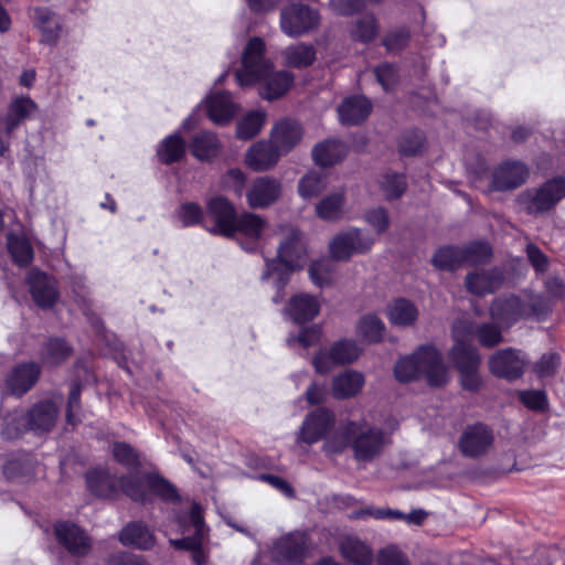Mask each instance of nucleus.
<instances>
[{"instance_id":"1","label":"nucleus","mask_w":565,"mask_h":565,"mask_svg":"<svg viewBox=\"0 0 565 565\" xmlns=\"http://www.w3.org/2000/svg\"><path fill=\"white\" fill-rule=\"evenodd\" d=\"M390 444L388 434L381 427L365 420H348L324 440L322 448L328 455L342 454L350 448L356 462L370 463L380 458Z\"/></svg>"},{"instance_id":"2","label":"nucleus","mask_w":565,"mask_h":565,"mask_svg":"<svg viewBox=\"0 0 565 565\" xmlns=\"http://www.w3.org/2000/svg\"><path fill=\"white\" fill-rule=\"evenodd\" d=\"M394 375L401 383L424 377L430 386H443L449 381L440 353L430 345H422L414 353L398 359Z\"/></svg>"},{"instance_id":"3","label":"nucleus","mask_w":565,"mask_h":565,"mask_svg":"<svg viewBox=\"0 0 565 565\" xmlns=\"http://www.w3.org/2000/svg\"><path fill=\"white\" fill-rule=\"evenodd\" d=\"M469 330V326L466 322H459L452 328L455 344L450 350V359L460 372L462 387L475 392L481 386V380L478 374L481 360L478 350L473 345L465 343L463 338Z\"/></svg>"},{"instance_id":"4","label":"nucleus","mask_w":565,"mask_h":565,"mask_svg":"<svg viewBox=\"0 0 565 565\" xmlns=\"http://www.w3.org/2000/svg\"><path fill=\"white\" fill-rule=\"evenodd\" d=\"M563 198H565V178L556 177L547 180L540 188L521 192L518 202L527 214L541 215L554 209Z\"/></svg>"},{"instance_id":"5","label":"nucleus","mask_w":565,"mask_h":565,"mask_svg":"<svg viewBox=\"0 0 565 565\" xmlns=\"http://www.w3.org/2000/svg\"><path fill=\"white\" fill-rule=\"evenodd\" d=\"M265 42L263 39L252 38L243 51L242 67L236 72V79L241 86H249L260 82L273 70V63L265 57Z\"/></svg>"},{"instance_id":"6","label":"nucleus","mask_w":565,"mask_h":565,"mask_svg":"<svg viewBox=\"0 0 565 565\" xmlns=\"http://www.w3.org/2000/svg\"><path fill=\"white\" fill-rule=\"evenodd\" d=\"M180 526L185 534L192 527L194 534L184 536L180 540H170V544L178 550H186L192 552V559L196 565H203L206 559L203 545L206 539V529L202 516L201 507L193 503L189 515L180 520Z\"/></svg>"},{"instance_id":"7","label":"nucleus","mask_w":565,"mask_h":565,"mask_svg":"<svg viewBox=\"0 0 565 565\" xmlns=\"http://www.w3.org/2000/svg\"><path fill=\"white\" fill-rule=\"evenodd\" d=\"M375 238L359 227H350L338 233L329 243V250L334 260L348 262L354 255L369 253Z\"/></svg>"},{"instance_id":"8","label":"nucleus","mask_w":565,"mask_h":565,"mask_svg":"<svg viewBox=\"0 0 565 565\" xmlns=\"http://www.w3.org/2000/svg\"><path fill=\"white\" fill-rule=\"evenodd\" d=\"M284 238L278 246L277 260H267L265 277L273 271L280 269L282 273H290L300 266L305 254L301 233L298 228L288 226L284 230Z\"/></svg>"},{"instance_id":"9","label":"nucleus","mask_w":565,"mask_h":565,"mask_svg":"<svg viewBox=\"0 0 565 565\" xmlns=\"http://www.w3.org/2000/svg\"><path fill=\"white\" fill-rule=\"evenodd\" d=\"M319 23V12L301 2H291L280 11V29L290 38L308 34L316 30Z\"/></svg>"},{"instance_id":"10","label":"nucleus","mask_w":565,"mask_h":565,"mask_svg":"<svg viewBox=\"0 0 565 565\" xmlns=\"http://www.w3.org/2000/svg\"><path fill=\"white\" fill-rule=\"evenodd\" d=\"M266 228L267 221L264 217L244 212L237 214L233 231L226 237L235 239L243 249L252 253L259 248Z\"/></svg>"},{"instance_id":"11","label":"nucleus","mask_w":565,"mask_h":565,"mask_svg":"<svg viewBox=\"0 0 565 565\" xmlns=\"http://www.w3.org/2000/svg\"><path fill=\"white\" fill-rule=\"evenodd\" d=\"M60 404L46 398L33 404L21 417V425L25 431L35 435L50 433L56 425L60 417Z\"/></svg>"},{"instance_id":"12","label":"nucleus","mask_w":565,"mask_h":565,"mask_svg":"<svg viewBox=\"0 0 565 565\" xmlns=\"http://www.w3.org/2000/svg\"><path fill=\"white\" fill-rule=\"evenodd\" d=\"M494 444L493 430L482 424L477 423L465 428L458 439V449L462 456L471 459H478L486 456Z\"/></svg>"},{"instance_id":"13","label":"nucleus","mask_w":565,"mask_h":565,"mask_svg":"<svg viewBox=\"0 0 565 565\" xmlns=\"http://www.w3.org/2000/svg\"><path fill=\"white\" fill-rule=\"evenodd\" d=\"M361 348L353 340L343 339L337 341L329 351H319L312 364L316 372L327 374L331 371L333 364H350L353 363L361 354Z\"/></svg>"},{"instance_id":"14","label":"nucleus","mask_w":565,"mask_h":565,"mask_svg":"<svg viewBox=\"0 0 565 565\" xmlns=\"http://www.w3.org/2000/svg\"><path fill=\"white\" fill-rule=\"evenodd\" d=\"M54 536L58 545L72 556L83 557L90 552V537L75 523L68 521L55 523Z\"/></svg>"},{"instance_id":"15","label":"nucleus","mask_w":565,"mask_h":565,"mask_svg":"<svg viewBox=\"0 0 565 565\" xmlns=\"http://www.w3.org/2000/svg\"><path fill=\"white\" fill-rule=\"evenodd\" d=\"M527 362L524 353L509 348L499 350L490 356L489 369L498 377L514 381L523 375Z\"/></svg>"},{"instance_id":"16","label":"nucleus","mask_w":565,"mask_h":565,"mask_svg":"<svg viewBox=\"0 0 565 565\" xmlns=\"http://www.w3.org/2000/svg\"><path fill=\"white\" fill-rule=\"evenodd\" d=\"M535 313V308L516 296H502L494 299L490 315L492 319L510 327L522 318L530 317Z\"/></svg>"},{"instance_id":"17","label":"nucleus","mask_w":565,"mask_h":565,"mask_svg":"<svg viewBox=\"0 0 565 565\" xmlns=\"http://www.w3.org/2000/svg\"><path fill=\"white\" fill-rule=\"evenodd\" d=\"M282 184L271 177L256 178L246 191L247 204L250 209H266L275 204L281 196Z\"/></svg>"},{"instance_id":"18","label":"nucleus","mask_w":565,"mask_h":565,"mask_svg":"<svg viewBox=\"0 0 565 565\" xmlns=\"http://www.w3.org/2000/svg\"><path fill=\"white\" fill-rule=\"evenodd\" d=\"M530 175L529 168L520 161H505L497 166L491 173V189L512 191L524 184Z\"/></svg>"},{"instance_id":"19","label":"nucleus","mask_w":565,"mask_h":565,"mask_svg":"<svg viewBox=\"0 0 565 565\" xmlns=\"http://www.w3.org/2000/svg\"><path fill=\"white\" fill-rule=\"evenodd\" d=\"M334 424L333 413L324 407L317 408L308 414L299 429L296 441L312 445L332 428Z\"/></svg>"},{"instance_id":"20","label":"nucleus","mask_w":565,"mask_h":565,"mask_svg":"<svg viewBox=\"0 0 565 565\" xmlns=\"http://www.w3.org/2000/svg\"><path fill=\"white\" fill-rule=\"evenodd\" d=\"M237 213L234 205L224 196H214L206 203V218L213 221L207 230L213 234L227 236L233 231Z\"/></svg>"},{"instance_id":"21","label":"nucleus","mask_w":565,"mask_h":565,"mask_svg":"<svg viewBox=\"0 0 565 565\" xmlns=\"http://www.w3.org/2000/svg\"><path fill=\"white\" fill-rule=\"evenodd\" d=\"M307 537L295 532L278 539L271 548L273 558L280 563H299L305 557Z\"/></svg>"},{"instance_id":"22","label":"nucleus","mask_w":565,"mask_h":565,"mask_svg":"<svg viewBox=\"0 0 565 565\" xmlns=\"http://www.w3.org/2000/svg\"><path fill=\"white\" fill-rule=\"evenodd\" d=\"M28 285L38 306L51 308L58 298L56 280L46 274L32 269L28 275Z\"/></svg>"},{"instance_id":"23","label":"nucleus","mask_w":565,"mask_h":565,"mask_svg":"<svg viewBox=\"0 0 565 565\" xmlns=\"http://www.w3.org/2000/svg\"><path fill=\"white\" fill-rule=\"evenodd\" d=\"M40 373L41 369L34 362L19 364L8 375L6 385L12 394L22 396L38 382Z\"/></svg>"},{"instance_id":"24","label":"nucleus","mask_w":565,"mask_h":565,"mask_svg":"<svg viewBox=\"0 0 565 565\" xmlns=\"http://www.w3.org/2000/svg\"><path fill=\"white\" fill-rule=\"evenodd\" d=\"M365 385V376L355 370H345L333 377L332 396L337 399H348L359 395Z\"/></svg>"},{"instance_id":"25","label":"nucleus","mask_w":565,"mask_h":565,"mask_svg":"<svg viewBox=\"0 0 565 565\" xmlns=\"http://www.w3.org/2000/svg\"><path fill=\"white\" fill-rule=\"evenodd\" d=\"M502 282L503 274L498 268L476 270L466 277L468 291L477 296L494 292L501 287Z\"/></svg>"},{"instance_id":"26","label":"nucleus","mask_w":565,"mask_h":565,"mask_svg":"<svg viewBox=\"0 0 565 565\" xmlns=\"http://www.w3.org/2000/svg\"><path fill=\"white\" fill-rule=\"evenodd\" d=\"M279 156L280 152L273 141H259L248 149L245 162L254 171H266L277 163Z\"/></svg>"},{"instance_id":"27","label":"nucleus","mask_w":565,"mask_h":565,"mask_svg":"<svg viewBox=\"0 0 565 565\" xmlns=\"http://www.w3.org/2000/svg\"><path fill=\"white\" fill-rule=\"evenodd\" d=\"M371 109L372 105L369 99L363 96H351L339 105L338 114L343 125L354 126L364 121Z\"/></svg>"},{"instance_id":"28","label":"nucleus","mask_w":565,"mask_h":565,"mask_svg":"<svg viewBox=\"0 0 565 565\" xmlns=\"http://www.w3.org/2000/svg\"><path fill=\"white\" fill-rule=\"evenodd\" d=\"M341 555L354 565H371L373 552L371 547L354 535H343L338 542Z\"/></svg>"},{"instance_id":"29","label":"nucleus","mask_w":565,"mask_h":565,"mask_svg":"<svg viewBox=\"0 0 565 565\" xmlns=\"http://www.w3.org/2000/svg\"><path fill=\"white\" fill-rule=\"evenodd\" d=\"M320 311L318 299L308 294H299L294 296L287 307L286 312L296 323H305L312 320Z\"/></svg>"},{"instance_id":"30","label":"nucleus","mask_w":565,"mask_h":565,"mask_svg":"<svg viewBox=\"0 0 565 565\" xmlns=\"http://www.w3.org/2000/svg\"><path fill=\"white\" fill-rule=\"evenodd\" d=\"M459 322H466L469 326L470 330L463 338L467 345H472L471 340L473 337H477L479 343L486 348H493L503 341L500 328L493 323L475 324L468 319H457L452 328Z\"/></svg>"},{"instance_id":"31","label":"nucleus","mask_w":565,"mask_h":565,"mask_svg":"<svg viewBox=\"0 0 565 565\" xmlns=\"http://www.w3.org/2000/svg\"><path fill=\"white\" fill-rule=\"evenodd\" d=\"M302 138V130L297 121L285 119L279 121L271 131V141L280 152L290 151Z\"/></svg>"},{"instance_id":"32","label":"nucleus","mask_w":565,"mask_h":565,"mask_svg":"<svg viewBox=\"0 0 565 565\" xmlns=\"http://www.w3.org/2000/svg\"><path fill=\"white\" fill-rule=\"evenodd\" d=\"M119 541L125 546L149 550L154 545V535L149 527L139 521L128 523L119 534Z\"/></svg>"},{"instance_id":"33","label":"nucleus","mask_w":565,"mask_h":565,"mask_svg":"<svg viewBox=\"0 0 565 565\" xmlns=\"http://www.w3.org/2000/svg\"><path fill=\"white\" fill-rule=\"evenodd\" d=\"M118 481L104 469H94L86 475L88 490L100 498H115L119 492Z\"/></svg>"},{"instance_id":"34","label":"nucleus","mask_w":565,"mask_h":565,"mask_svg":"<svg viewBox=\"0 0 565 565\" xmlns=\"http://www.w3.org/2000/svg\"><path fill=\"white\" fill-rule=\"evenodd\" d=\"M292 81L294 77L289 72L280 71L273 73L271 70L268 72V75L259 82L263 83L260 96L267 100L277 99L289 89Z\"/></svg>"},{"instance_id":"35","label":"nucleus","mask_w":565,"mask_h":565,"mask_svg":"<svg viewBox=\"0 0 565 565\" xmlns=\"http://www.w3.org/2000/svg\"><path fill=\"white\" fill-rule=\"evenodd\" d=\"M347 156L345 146L335 139H328L315 146L312 158L318 166L329 167L340 162Z\"/></svg>"},{"instance_id":"36","label":"nucleus","mask_w":565,"mask_h":565,"mask_svg":"<svg viewBox=\"0 0 565 565\" xmlns=\"http://www.w3.org/2000/svg\"><path fill=\"white\" fill-rule=\"evenodd\" d=\"M386 315L394 326L409 327L418 318V309L407 299L399 298L387 306Z\"/></svg>"},{"instance_id":"37","label":"nucleus","mask_w":565,"mask_h":565,"mask_svg":"<svg viewBox=\"0 0 565 565\" xmlns=\"http://www.w3.org/2000/svg\"><path fill=\"white\" fill-rule=\"evenodd\" d=\"M236 107L228 93L212 95L207 102V114L215 124L228 122L235 115Z\"/></svg>"},{"instance_id":"38","label":"nucleus","mask_w":565,"mask_h":565,"mask_svg":"<svg viewBox=\"0 0 565 565\" xmlns=\"http://www.w3.org/2000/svg\"><path fill=\"white\" fill-rule=\"evenodd\" d=\"M281 56L286 65L295 68H303L315 62L316 50L310 44L297 43L286 47Z\"/></svg>"},{"instance_id":"39","label":"nucleus","mask_w":565,"mask_h":565,"mask_svg":"<svg viewBox=\"0 0 565 565\" xmlns=\"http://www.w3.org/2000/svg\"><path fill=\"white\" fill-rule=\"evenodd\" d=\"M344 193L342 191L326 195L316 204V214L323 221H338L343 214Z\"/></svg>"},{"instance_id":"40","label":"nucleus","mask_w":565,"mask_h":565,"mask_svg":"<svg viewBox=\"0 0 565 565\" xmlns=\"http://www.w3.org/2000/svg\"><path fill=\"white\" fill-rule=\"evenodd\" d=\"M190 147L194 157L205 160L217 154L220 141L215 134L202 131L193 138Z\"/></svg>"},{"instance_id":"41","label":"nucleus","mask_w":565,"mask_h":565,"mask_svg":"<svg viewBox=\"0 0 565 565\" xmlns=\"http://www.w3.org/2000/svg\"><path fill=\"white\" fill-rule=\"evenodd\" d=\"M36 25L42 32L41 42L45 44H54L61 32V24L58 19L45 9H38L35 11Z\"/></svg>"},{"instance_id":"42","label":"nucleus","mask_w":565,"mask_h":565,"mask_svg":"<svg viewBox=\"0 0 565 565\" xmlns=\"http://www.w3.org/2000/svg\"><path fill=\"white\" fill-rule=\"evenodd\" d=\"M71 347L62 339H50L41 351V359L44 364L57 365L70 358Z\"/></svg>"},{"instance_id":"43","label":"nucleus","mask_w":565,"mask_h":565,"mask_svg":"<svg viewBox=\"0 0 565 565\" xmlns=\"http://www.w3.org/2000/svg\"><path fill=\"white\" fill-rule=\"evenodd\" d=\"M356 331L365 341L375 343L382 340L385 326L376 315L369 313L359 320Z\"/></svg>"},{"instance_id":"44","label":"nucleus","mask_w":565,"mask_h":565,"mask_svg":"<svg viewBox=\"0 0 565 565\" xmlns=\"http://www.w3.org/2000/svg\"><path fill=\"white\" fill-rule=\"evenodd\" d=\"M118 486L122 492L136 502L146 503L149 500L148 489L146 483V476L139 477L136 475H129L122 477L118 481Z\"/></svg>"},{"instance_id":"45","label":"nucleus","mask_w":565,"mask_h":565,"mask_svg":"<svg viewBox=\"0 0 565 565\" xmlns=\"http://www.w3.org/2000/svg\"><path fill=\"white\" fill-rule=\"evenodd\" d=\"M379 185L387 201L399 199L407 188L405 177L396 172L384 173L379 180Z\"/></svg>"},{"instance_id":"46","label":"nucleus","mask_w":565,"mask_h":565,"mask_svg":"<svg viewBox=\"0 0 565 565\" xmlns=\"http://www.w3.org/2000/svg\"><path fill=\"white\" fill-rule=\"evenodd\" d=\"M327 175L323 172L310 171L298 183V192L303 199H311L327 188Z\"/></svg>"},{"instance_id":"47","label":"nucleus","mask_w":565,"mask_h":565,"mask_svg":"<svg viewBox=\"0 0 565 565\" xmlns=\"http://www.w3.org/2000/svg\"><path fill=\"white\" fill-rule=\"evenodd\" d=\"M185 153V143L178 135H172L166 138L158 150V156L161 162L171 164L179 161Z\"/></svg>"},{"instance_id":"48","label":"nucleus","mask_w":565,"mask_h":565,"mask_svg":"<svg viewBox=\"0 0 565 565\" xmlns=\"http://www.w3.org/2000/svg\"><path fill=\"white\" fill-rule=\"evenodd\" d=\"M431 262L438 269L455 270L462 265L461 247H441L435 253Z\"/></svg>"},{"instance_id":"49","label":"nucleus","mask_w":565,"mask_h":565,"mask_svg":"<svg viewBox=\"0 0 565 565\" xmlns=\"http://www.w3.org/2000/svg\"><path fill=\"white\" fill-rule=\"evenodd\" d=\"M266 114L264 111H252L237 124L236 136L239 139L248 140L255 137L263 128Z\"/></svg>"},{"instance_id":"50","label":"nucleus","mask_w":565,"mask_h":565,"mask_svg":"<svg viewBox=\"0 0 565 565\" xmlns=\"http://www.w3.org/2000/svg\"><path fill=\"white\" fill-rule=\"evenodd\" d=\"M7 243L10 254L18 265L25 266L32 260L33 250L26 238L9 234Z\"/></svg>"},{"instance_id":"51","label":"nucleus","mask_w":565,"mask_h":565,"mask_svg":"<svg viewBox=\"0 0 565 565\" xmlns=\"http://www.w3.org/2000/svg\"><path fill=\"white\" fill-rule=\"evenodd\" d=\"M379 32L376 19L372 14H365L358 19L351 29L354 40L367 43L373 41Z\"/></svg>"},{"instance_id":"52","label":"nucleus","mask_w":565,"mask_h":565,"mask_svg":"<svg viewBox=\"0 0 565 565\" xmlns=\"http://www.w3.org/2000/svg\"><path fill=\"white\" fill-rule=\"evenodd\" d=\"M333 258H321L313 262L309 267V276L312 282L319 287L329 285L335 271Z\"/></svg>"},{"instance_id":"53","label":"nucleus","mask_w":565,"mask_h":565,"mask_svg":"<svg viewBox=\"0 0 565 565\" xmlns=\"http://www.w3.org/2000/svg\"><path fill=\"white\" fill-rule=\"evenodd\" d=\"M462 264L480 265L488 263L492 256V250L489 244L482 242L470 243L461 247Z\"/></svg>"},{"instance_id":"54","label":"nucleus","mask_w":565,"mask_h":565,"mask_svg":"<svg viewBox=\"0 0 565 565\" xmlns=\"http://www.w3.org/2000/svg\"><path fill=\"white\" fill-rule=\"evenodd\" d=\"M146 483L149 493L156 494L167 502H174L179 499L175 488L159 476L147 475Z\"/></svg>"},{"instance_id":"55","label":"nucleus","mask_w":565,"mask_h":565,"mask_svg":"<svg viewBox=\"0 0 565 565\" xmlns=\"http://www.w3.org/2000/svg\"><path fill=\"white\" fill-rule=\"evenodd\" d=\"M36 108V105L30 98H19L14 100L10 107L9 114L2 119H13L17 120V127L19 124L30 117Z\"/></svg>"},{"instance_id":"56","label":"nucleus","mask_w":565,"mask_h":565,"mask_svg":"<svg viewBox=\"0 0 565 565\" xmlns=\"http://www.w3.org/2000/svg\"><path fill=\"white\" fill-rule=\"evenodd\" d=\"M178 217L182 222L183 226H192L203 222L204 220L201 206L192 202L183 203L180 206Z\"/></svg>"},{"instance_id":"57","label":"nucleus","mask_w":565,"mask_h":565,"mask_svg":"<svg viewBox=\"0 0 565 565\" xmlns=\"http://www.w3.org/2000/svg\"><path fill=\"white\" fill-rule=\"evenodd\" d=\"M364 218L377 234L386 232L390 226L388 212L384 207H375L367 211Z\"/></svg>"},{"instance_id":"58","label":"nucleus","mask_w":565,"mask_h":565,"mask_svg":"<svg viewBox=\"0 0 565 565\" xmlns=\"http://www.w3.org/2000/svg\"><path fill=\"white\" fill-rule=\"evenodd\" d=\"M81 391L82 386L78 383H73L68 394L66 420L71 425H76L79 419L77 412L81 408Z\"/></svg>"},{"instance_id":"59","label":"nucleus","mask_w":565,"mask_h":565,"mask_svg":"<svg viewBox=\"0 0 565 565\" xmlns=\"http://www.w3.org/2000/svg\"><path fill=\"white\" fill-rule=\"evenodd\" d=\"M113 456L121 465L134 467L139 463L137 452L126 443H117L113 446Z\"/></svg>"},{"instance_id":"60","label":"nucleus","mask_w":565,"mask_h":565,"mask_svg":"<svg viewBox=\"0 0 565 565\" xmlns=\"http://www.w3.org/2000/svg\"><path fill=\"white\" fill-rule=\"evenodd\" d=\"M320 340V330L317 327H310L302 329L298 335H290L287 339V342L290 347H294L296 343L301 345L303 349L310 348L317 344Z\"/></svg>"},{"instance_id":"61","label":"nucleus","mask_w":565,"mask_h":565,"mask_svg":"<svg viewBox=\"0 0 565 565\" xmlns=\"http://www.w3.org/2000/svg\"><path fill=\"white\" fill-rule=\"evenodd\" d=\"M561 359L556 353L543 354L540 361L536 362L534 370L541 377H548L555 374L559 366Z\"/></svg>"},{"instance_id":"62","label":"nucleus","mask_w":565,"mask_h":565,"mask_svg":"<svg viewBox=\"0 0 565 565\" xmlns=\"http://www.w3.org/2000/svg\"><path fill=\"white\" fill-rule=\"evenodd\" d=\"M379 565H409L407 557L395 546H387L377 555Z\"/></svg>"},{"instance_id":"63","label":"nucleus","mask_w":565,"mask_h":565,"mask_svg":"<svg viewBox=\"0 0 565 565\" xmlns=\"http://www.w3.org/2000/svg\"><path fill=\"white\" fill-rule=\"evenodd\" d=\"M377 82L384 90H390L397 82V72L394 65L383 63L374 70Z\"/></svg>"},{"instance_id":"64","label":"nucleus","mask_w":565,"mask_h":565,"mask_svg":"<svg viewBox=\"0 0 565 565\" xmlns=\"http://www.w3.org/2000/svg\"><path fill=\"white\" fill-rule=\"evenodd\" d=\"M329 6L331 10L343 17L353 15L361 11L364 7L363 0H330Z\"/></svg>"}]
</instances>
